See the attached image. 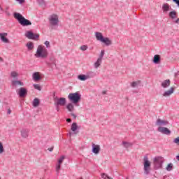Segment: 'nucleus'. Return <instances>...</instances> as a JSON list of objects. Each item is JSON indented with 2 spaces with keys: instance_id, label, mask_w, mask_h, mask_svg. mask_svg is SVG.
Wrapping results in <instances>:
<instances>
[{
  "instance_id": "f257e3e1",
  "label": "nucleus",
  "mask_w": 179,
  "mask_h": 179,
  "mask_svg": "<svg viewBox=\"0 0 179 179\" xmlns=\"http://www.w3.org/2000/svg\"><path fill=\"white\" fill-rule=\"evenodd\" d=\"M13 16L16 20L21 24V26L26 27V26H31V22L23 17L22 14L19 13H14Z\"/></svg>"
},
{
  "instance_id": "f03ea898",
  "label": "nucleus",
  "mask_w": 179,
  "mask_h": 179,
  "mask_svg": "<svg viewBox=\"0 0 179 179\" xmlns=\"http://www.w3.org/2000/svg\"><path fill=\"white\" fill-rule=\"evenodd\" d=\"M36 58H42L43 59H45L48 57V50L41 45H38L36 54L35 55Z\"/></svg>"
},
{
  "instance_id": "7ed1b4c3",
  "label": "nucleus",
  "mask_w": 179,
  "mask_h": 179,
  "mask_svg": "<svg viewBox=\"0 0 179 179\" xmlns=\"http://www.w3.org/2000/svg\"><path fill=\"white\" fill-rule=\"evenodd\" d=\"M68 99L71 103H73V104H78L82 99V95H80L78 92L75 93H70L68 95Z\"/></svg>"
},
{
  "instance_id": "20e7f679",
  "label": "nucleus",
  "mask_w": 179,
  "mask_h": 179,
  "mask_svg": "<svg viewBox=\"0 0 179 179\" xmlns=\"http://www.w3.org/2000/svg\"><path fill=\"white\" fill-rule=\"evenodd\" d=\"M95 37L98 41H101V43H103L106 45H111L113 42L110 40V38L103 36V34L101 32H96Z\"/></svg>"
},
{
  "instance_id": "39448f33",
  "label": "nucleus",
  "mask_w": 179,
  "mask_h": 179,
  "mask_svg": "<svg viewBox=\"0 0 179 179\" xmlns=\"http://www.w3.org/2000/svg\"><path fill=\"white\" fill-rule=\"evenodd\" d=\"M164 159L163 157H155L153 159L154 167L156 170H159V169H162L163 167V163Z\"/></svg>"
},
{
  "instance_id": "423d86ee",
  "label": "nucleus",
  "mask_w": 179,
  "mask_h": 179,
  "mask_svg": "<svg viewBox=\"0 0 179 179\" xmlns=\"http://www.w3.org/2000/svg\"><path fill=\"white\" fill-rule=\"evenodd\" d=\"M152 163L150 162L149 158L148 156H144L143 157V166H144V174L148 176L150 173V166Z\"/></svg>"
},
{
  "instance_id": "0eeeda50",
  "label": "nucleus",
  "mask_w": 179,
  "mask_h": 179,
  "mask_svg": "<svg viewBox=\"0 0 179 179\" xmlns=\"http://www.w3.org/2000/svg\"><path fill=\"white\" fill-rule=\"evenodd\" d=\"M54 102L56 107H59V106L62 107L66 104V99L64 97L58 98L57 96H55L54 97Z\"/></svg>"
},
{
  "instance_id": "6e6552de",
  "label": "nucleus",
  "mask_w": 179,
  "mask_h": 179,
  "mask_svg": "<svg viewBox=\"0 0 179 179\" xmlns=\"http://www.w3.org/2000/svg\"><path fill=\"white\" fill-rule=\"evenodd\" d=\"M48 20L50 26H58V24L59 23V20L58 19V15L57 14L51 15Z\"/></svg>"
},
{
  "instance_id": "1a4fd4ad",
  "label": "nucleus",
  "mask_w": 179,
  "mask_h": 179,
  "mask_svg": "<svg viewBox=\"0 0 179 179\" xmlns=\"http://www.w3.org/2000/svg\"><path fill=\"white\" fill-rule=\"evenodd\" d=\"M25 36L29 38V40H36L40 37V34H34L31 31H28L25 34Z\"/></svg>"
},
{
  "instance_id": "9d476101",
  "label": "nucleus",
  "mask_w": 179,
  "mask_h": 179,
  "mask_svg": "<svg viewBox=\"0 0 179 179\" xmlns=\"http://www.w3.org/2000/svg\"><path fill=\"white\" fill-rule=\"evenodd\" d=\"M19 97L23 99L27 96V89L24 87H20L17 92Z\"/></svg>"
},
{
  "instance_id": "9b49d317",
  "label": "nucleus",
  "mask_w": 179,
  "mask_h": 179,
  "mask_svg": "<svg viewBox=\"0 0 179 179\" xmlns=\"http://www.w3.org/2000/svg\"><path fill=\"white\" fill-rule=\"evenodd\" d=\"M158 132L163 134V135H171V131L167 127H159L157 129Z\"/></svg>"
},
{
  "instance_id": "f8f14e48",
  "label": "nucleus",
  "mask_w": 179,
  "mask_h": 179,
  "mask_svg": "<svg viewBox=\"0 0 179 179\" xmlns=\"http://www.w3.org/2000/svg\"><path fill=\"white\" fill-rule=\"evenodd\" d=\"M169 122L168 120H164L162 119H157L156 122V125L158 127H166V125H169Z\"/></svg>"
},
{
  "instance_id": "ddd939ff",
  "label": "nucleus",
  "mask_w": 179,
  "mask_h": 179,
  "mask_svg": "<svg viewBox=\"0 0 179 179\" xmlns=\"http://www.w3.org/2000/svg\"><path fill=\"white\" fill-rule=\"evenodd\" d=\"M8 36V33H0V39L1 40L2 43H6V44L9 43V39L6 38Z\"/></svg>"
},
{
  "instance_id": "4468645a",
  "label": "nucleus",
  "mask_w": 179,
  "mask_h": 179,
  "mask_svg": "<svg viewBox=\"0 0 179 179\" xmlns=\"http://www.w3.org/2000/svg\"><path fill=\"white\" fill-rule=\"evenodd\" d=\"M92 153H94V155L100 153V146L99 145L92 143Z\"/></svg>"
},
{
  "instance_id": "2eb2a0df",
  "label": "nucleus",
  "mask_w": 179,
  "mask_h": 179,
  "mask_svg": "<svg viewBox=\"0 0 179 179\" xmlns=\"http://www.w3.org/2000/svg\"><path fill=\"white\" fill-rule=\"evenodd\" d=\"M171 83V81H170V80H165L162 83L161 86L164 87V89H166V87H169L170 86Z\"/></svg>"
},
{
  "instance_id": "dca6fc26",
  "label": "nucleus",
  "mask_w": 179,
  "mask_h": 179,
  "mask_svg": "<svg viewBox=\"0 0 179 179\" xmlns=\"http://www.w3.org/2000/svg\"><path fill=\"white\" fill-rule=\"evenodd\" d=\"M174 93V87H171L170 90L166 91L164 94L163 96L164 97H167L168 96H170L171 94H173Z\"/></svg>"
},
{
  "instance_id": "f3484780",
  "label": "nucleus",
  "mask_w": 179,
  "mask_h": 179,
  "mask_svg": "<svg viewBox=\"0 0 179 179\" xmlns=\"http://www.w3.org/2000/svg\"><path fill=\"white\" fill-rule=\"evenodd\" d=\"M162 10L164 13H167V12L170 10V5H169V3H164L162 5Z\"/></svg>"
},
{
  "instance_id": "a211bd4d",
  "label": "nucleus",
  "mask_w": 179,
  "mask_h": 179,
  "mask_svg": "<svg viewBox=\"0 0 179 179\" xmlns=\"http://www.w3.org/2000/svg\"><path fill=\"white\" fill-rule=\"evenodd\" d=\"M13 86H24V83L20 80H13L12 81Z\"/></svg>"
},
{
  "instance_id": "6ab92c4d",
  "label": "nucleus",
  "mask_w": 179,
  "mask_h": 179,
  "mask_svg": "<svg viewBox=\"0 0 179 179\" xmlns=\"http://www.w3.org/2000/svg\"><path fill=\"white\" fill-rule=\"evenodd\" d=\"M152 62H153L154 64H160V55H155L154 56L153 59H152Z\"/></svg>"
},
{
  "instance_id": "aec40b11",
  "label": "nucleus",
  "mask_w": 179,
  "mask_h": 179,
  "mask_svg": "<svg viewBox=\"0 0 179 179\" xmlns=\"http://www.w3.org/2000/svg\"><path fill=\"white\" fill-rule=\"evenodd\" d=\"M169 17H171V19H172V20L176 19V17H177V11H176V10H173L169 12Z\"/></svg>"
},
{
  "instance_id": "412c9836",
  "label": "nucleus",
  "mask_w": 179,
  "mask_h": 179,
  "mask_svg": "<svg viewBox=\"0 0 179 179\" xmlns=\"http://www.w3.org/2000/svg\"><path fill=\"white\" fill-rule=\"evenodd\" d=\"M33 79L35 82H37L41 79V77L38 74V72H35L33 73Z\"/></svg>"
},
{
  "instance_id": "4be33fe9",
  "label": "nucleus",
  "mask_w": 179,
  "mask_h": 179,
  "mask_svg": "<svg viewBox=\"0 0 179 179\" xmlns=\"http://www.w3.org/2000/svg\"><path fill=\"white\" fill-rule=\"evenodd\" d=\"M21 136L23 137V138H27L29 136V130L27 129H22L21 131Z\"/></svg>"
},
{
  "instance_id": "5701e85b",
  "label": "nucleus",
  "mask_w": 179,
  "mask_h": 179,
  "mask_svg": "<svg viewBox=\"0 0 179 179\" xmlns=\"http://www.w3.org/2000/svg\"><path fill=\"white\" fill-rule=\"evenodd\" d=\"M32 106L34 107H38V106H40V99L35 98L33 101Z\"/></svg>"
},
{
  "instance_id": "b1692460",
  "label": "nucleus",
  "mask_w": 179,
  "mask_h": 179,
  "mask_svg": "<svg viewBox=\"0 0 179 179\" xmlns=\"http://www.w3.org/2000/svg\"><path fill=\"white\" fill-rule=\"evenodd\" d=\"M66 108L69 111L72 112L75 110V106H73V103H69L67 104Z\"/></svg>"
},
{
  "instance_id": "393cba45",
  "label": "nucleus",
  "mask_w": 179,
  "mask_h": 179,
  "mask_svg": "<svg viewBox=\"0 0 179 179\" xmlns=\"http://www.w3.org/2000/svg\"><path fill=\"white\" fill-rule=\"evenodd\" d=\"M26 46L27 47L29 51H31V50L34 48V45L33 44V42H28Z\"/></svg>"
},
{
  "instance_id": "a878e982",
  "label": "nucleus",
  "mask_w": 179,
  "mask_h": 179,
  "mask_svg": "<svg viewBox=\"0 0 179 179\" xmlns=\"http://www.w3.org/2000/svg\"><path fill=\"white\" fill-rule=\"evenodd\" d=\"M87 79H90V78H94L96 76V73L93 71H90L87 73Z\"/></svg>"
},
{
  "instance_id": "bb28decb",
  "label": "nucleus",
  "mask_w": 179,
  "mask_h": 179,
  "mask_svg": "<svg viewBox=\"0 0 179 179\" xmlns=\"http://www.w3.org/2000/svg\"><path fill=\"white\" fill-rule=\"evenodd\" d=\"M103 60H101V59H97L96 62L94 63V68L97 69L99 68V66H100V65H101V62Z\"/></svg>"
},
{
  "instance_id": "cd10ccee",
  "label": "nucleus",
  "mask_w": 179,
  "mask_h": 179,
  "mask_svg": "<svg viewBox=\"0 0 179 179\" xmlns=\"http://www.w3.org/2000/svg\"><path fill=\"white\" fill-rule=\"evenodd\" d=\"M78 79H79V80L85 81L87 80V76L85 74H81L78 76Z\"/></svg>"
},
{
  "instance_id": "c85d7f7f",
  "label": "nucleus",
  "mask_w": 179,
  "mask_h": 179,
  "mask_svg": "<svg viewBox=\"0 0 179 179\" xmlns=\"http://www.w3.org/2000/svg\"><path fill=\"white\" fill-rule=\"evenodd\" d=\"M122 145L124 148H126V149H128V148H131V146H132V143H128L126 141H123Z\"/></svg>"
},
{
  "instance_id": "c756f323",
  "label": "nucleus",
  "mask_w": 179,
  "mask_h": 179,
  "mask_svg": "<svg viewBox=\"0 0 179 179\" xmlns=\"http://www.w3.org/2000/svg\"><path fill=\"white\" fill-rule=\"evenodd\" d=\"M76 129H78V124L76 122H73L71 124V131H73V132H75Z\"/></svg>"
},
{
  "instance_id": "7c9ffc66",
  "label": "nucleus",
  "mask_w": 179,
  "mask_h": 179,
  "mask_svg": "<svg viewBox=\"0 0 179 179\" xmlns=\"http://www.w3.org/2000/svg\"><path fill=\"white\" fill-rule=\"evenodd\" d=\"M3 153H5V148L2 142L0 141V155H3Z\"/></svg>"
},
{
  "instance_id": "2f4dec72",
  "label": "nucleus",
  "mask_w": 179,
  "mask_h": 179,
  "mask_svg": "<svg viewBox=\"0 0 179 179\" xmlns=\"http://www.w3.org/2000/svg\"><path fill=\"white\" fill-rule=\"evenodd\" d=\"M173 163H169L166 167V170L167 171H171V170H173Z\"/></svg>"
},
{
  "instance_id": "473e14b6",
  "label": "nucleus",
  "mask_w": 179,
  "mask_h": 179,
  "mask_svg": "<svg viewBox=\"0 0 179 179\" xmlns=\"http://www.w3.org/2000/svg\"><path fill=\"white\" fill-rule=\"evenodd\" d=\"M10 76H11V78H17V76H19V73H17V72H16V71H12L11 73H10Z\"/></svg>"
},
{
  "instance_id": "72a5a7b5",
  "label": "nucleus",
  "mask_w": 179,
  "mask_h": 179,
  "mask_svg": "<svg viewBox=\"0 0 179 179\" xmlns=\"http://www.w3.org/2000/svg\"><path fill=\"white\" fill-rule=\"evenodd\" d=\"M140 84H141V81H135L131 83V87H136V86H138V85H140Z\"/></svg>"
},
{
  "instance_id": "f704fd0d",
  "label": "nucleus",
  "mask_w": 179,
  "mask_h": 179,
  "mask_svg": "<svg viewBox=\"0 0 179 179\" xmlns=\"http://www.w3.org/2000/svg\"><path fill=\"white\" fill-rule=\"evenodd\" d=\"M34 87L36 89V90H38L39 92H41V87L38 84H34Z\"/></svg>"
},
{
  "instance_id": "c9c22d12",
  "label": "nucleus",
  "mask_w": 179,
  "mask_h": 179,
  "mask_svg": "<svg viewBox=\"0 0 179 179\" xmlns=\"http://www.w3.org/2000/svg\"><path fill=\"white\" fill-rule=\"evenodd\" d=\"M38 5L41 6H43V5H45V1L44 0H37Z\"/></svg>"
},
{
  "instance_id": "e433bc0d",
  "label": "nucleus",
  "mask_w": 179,
  "mask_h": 179,
  "mask_svg": "<svg viewBox=\"0 0 179 179\" xmlns=\"http://www.w3.org/2000/svg\"><path fill=\"white\" fill-rule=\"evenodd\" d=\"M65 159V156H62L60 157V159L58 160V164H62V162H64V160Z\"/></svg>"
},
{
  "instance_id": "4c0bfd02",
  "label": "nucleus",
  "mask_w": 179,
  "mask_h": 179,
  "mask_svg": "<svg viewBox=\"0 0 179 179\" xmlns=\"http://www.w3.org/2000/svg\"><path fill=\"white\" fill-rule=\"evenodd\" d=\"M80 50H81V51H86V50H87V45H84L80 46Z\"/></svg>"
},
{
  "instance_id": "58836bf2",
  "label": "nucleus",
  "mask_w": 179,
  "mask_h": 179,
  "mask_svg": "<svg viewBox=\"0 0 179 179\" xmlns=\"http://www.w3.org/2000/svg\"><path fill=\"white\" fill-rule=\"evenodd\" d=\"M103 57H104V50H101L99 57L98 59L103 60Z\"/></svg>"
},
{
  "instance_id": "ea45409f",
  "label": "nucleus",
  "mask_w": 179,
  "mask_h": 179,
  "mask_svg": "<svg viewBox=\"0 0 179 179\" xmlns=\"http://www.w3.org/2000/svg\"><path fill=\"white\" fill-rule=\"evenodd\" d=\"M59 170H61V164H58V165L56 166L57 173H59Z\"/></svg>"
},
{
  "instance_id": "a19ab883",
  "label": "nucleus",
  "mask_w": 179,
  "mask_h": 179,
  "mask_svg": "<svg viewBox=\"0 0 179 179\" xmlns=\"http://www.w3.org/2000/svg\"><path fill=\"white\" fill-rule=\"evenodd\" d=\"M173 143H176V145H179V137H177L173 140Z\"/></svg>"
},
{
  "instance_id": "79ce46f5",
  "label": "nucleus",
  "mask_w": 179,
  "mask_h": 179,
  "mask_svg": "<svg viewBox=\"0 0 179 179\" xmlns=\"http://www.w3.org/2000/svg\"><path fill=\"white\" fill-rule=\"evenodd\" d=\"M45 45H46V48H50V41H46L45 42Z\"/></svg>"
},
{
  "instance_id": "37998d69",
  "label": "nucleus",
  "mask_w": 179,
  "mask_h": 179,
  "mask_svg": "<svg viewBox=\"0 0 179 179\" xmlns=\"http://www.w3.org/2000/svg\"><path fill=\"white\" fill-rule=\"evenodd\" d=\"M173 2H174L175 3H176V5L178 6L179 8V0H173Z\"/></svg>"
},
{
  "instance_id": "c03bdc74",
  "label": "nucleus",
  "mask_w": 179,
  "mask_h": 179,
  "mask_svg": "<svg viewBox=\"0 0 179 179\" xmlns=\"http://www.w3.org/2000/svg\"><path fill=\"white\" fill-rule=\"evenodd\" d=\"M71 115L73 117L74 120H76V115H75V113H71Z\"/></svg>"
},
{
  "instance_id": "a18cd8bd",
  "label": "nucleus",
  "mask_w": 179,
  "mask_h": 179,
  "mask_svg": "<svg viewBox=\"0 0 179 179\" xmlns=\"http://www.w3.org/2000/svg\"><path fill=\"white\" fill-rule=\"evenodd\" d=\"M17 2H19V3L22 4V3H24V0H17Z\"/></svg>"
},
{
  "instance_id": "49530a36",
  "label": "nucleus",
  "mask_w": 179,
  "mask_h": 179,
  "mask_svg": "<svg viewBox=\"0 0 179 179\" xmlns=\"http://www.w3.org/2000/svg\"><path fill=\"white\" fill-rule=\"evenodd\" d=\"M48 150H49V152H52V150H54V147L48 148Z\"/></svg>"
},
{
  "instance_id": "de8ad7c7",
  "label": "nucleus",
  "mask_w": 179,
  "mask_h": 179,
  "mask_svg": "<svg viewBox=\"0 0 179 179\" xmlns=\"http://www.w3.org/2000/svg\"><path fill=\"white\" fill-rule=\"evenodd\" d=\"M67 122H72V120L71 118L66 119Z\"/></svg>"
},
{
  "instance_id": "09e8293b",
  "label": "nucleus",
  "mask_w": 179,
  "mask_h": 179,
  "mask_svg": "<svg viewBox=\"0 0 179 179\" xmlns=\"http://www.w3.org/2000/svg\"><path fill=\"white\" fill-rule=\"evenodd\" d=\"M12 113V110L10 109H8L7 111V114H10Z\"/></svg>"
},
{
  "instance_id": "8fccbe9b",
  "label": "nucleus",
  "mask_w": 179,
  "mask_h": 179,
  "mask_svg": "<svg viewBox=\"0 0 179 179\" xmlns=\"http://www.w3.org/2000/svg\"><path fill=\"white\" fill-rule=\"evenodd\" d=\"M175 23H177L178 24H179V18H178L176 21Z\"/></svg>"
},
{
  "instance_id": "3c124183",
  "label": "nucleus",
  "mask_w": 179,
  "mask_h": 179,
  "mask_svg": "<svg viewBox=\"0 0 179 179\" xmlns=\"http://www.w3.org/2000/svg\"><path fill=\"white\" fill-rule=\"evenodd\" d=\"M6 15H8V16H10V13H9V12L6 11Z\"/></svg>"
},
{
  "instance_id": "603ef678",
  "label": "nucleus",
  "mask_w": 179,
  "mask_h": 179,
  "mask_svg": "<svg viewBox=\"0 0 179 179\" xmlns=\"http://www.w3.org/2000/svg\"><path fill=\"white\" fill-rule=\"evenodd\" d=\"M106 93H107V91H103L102 92L103 94H106Z\"/></svg>"
},
{
  "instance_id": "864d4df0",
  "label": "nucleus",
  "mask_w": 179,
  "mask_h": 179,
  "mask_svg": "<svg viewBox=\"0 0 179 179\" xmlns=\"http://www.w3.org/2000/svg\"><path fill=\"white\" fill-rule=\"evenodd\" d=\"M56 107H57V110L59 111V106H56Z\"/></svg>"
},
{
  "instance_id": "5fc2aeb1",
  "label": "nucleus",
  "mask_w": 179,
  "mask_h": 179,
  "mask_svg": "<svg viewBox=\"0 0 179 179\" xmlns=\"http://www.w3.org/2000/svg\"><path fill=\"white\" fill-rule=\"evenodd\" d=\"M176 159L179 161V155L176 156Z\"/></svg>"
},
{
  "instance_id": "6e6d98bb",
  "label": "nucleus",
  "mask_w": 179,
  "mask_h": 179,
  "mask_svg": "<svg viewBox=\"0 0 179 179\" xmlns=\"http://www.w3.org/2000/svg\"><path fill=\"white\" fill-rule=\"evenodd\" d=\"M0 10H3V9L2 8V7L0 6Z\"/></svg>"
},
{
  "instance_id": "4d7b16f0",
  "label": "nucleus",
  "mask_w": 179,
  "mask_h": 179,
  "mask_svg": "<svg viewBox=\"0 0 179 179\" xmlns=\"http://www.w3.org/2000/svg\"><path fill=\"white\" fill-rule=\"evenodd\" d=\"M0 61H3V59H2V57H0Z\"/></svg>"
},
{
  "instance_id": "13d9d810",
  "label": "nucleus",
  "mask_w": 179,
  "mask_h": 179,
  "mask_svg": "<svg viewBox=\"0 0 179 179\" xmlns=\"http://www.w3.org/2000/svg\"><path fill=\"white\" fill-rule=\"evenodd\" d=\"M8 9H9V8L7 7V8H6V10H8Z\"/></svg>"
},
{
  "instance_id": "bf43d9fd",
  "label": "nucleus",
  "mask_w": 179,
  "mask_h": 179,
  "mask_svg": "<svg viewBox=\"0 0 179 179\" xmlns=\"http://www.w3.org/2000/svg\"><path fill=\"white\" fill-rule=\"evenodd\" d=\"M175 76H177V74H175Z\"/></svg>"
},
{
  "instance_id": "052dcab7",
  "label": "nucleus",
  "mask_w": 179,
  "mask_h": 179,
  "mask_svg": "<svg viewBox=\"0 0 179 179\" xmlns=\"http://www.w3.org/2000/svg\"><path fill=\"white\" fill-rule=\"evenodd\" d=\"M69 135H71V133H69Z\"/></svg>"
},
{
  "instance_id": "680f3d73",
  "label": "nucleus",
  "mask_w": 179,
  "mask_h": 179,
  "mask_svg": "<svg viewBox=\"0 0 179 179\" xmlns=\"http://www.w3.org/2000/svg\"><path fill=\"white\" fill-rule=\"evenodd\" d=\"M166 1H170V0H166Z\"/></svg>"
},
{
  "instance_id": "e2e57ef3",
  "label": "nucleus",
  "mask_w": 179,
  "mask_h": 179,
  "mask_svg": "<svg viewBox=\"0 0 179 179\" xmlns=\"http://www.w3.org/2000/svg\"><path fill=\"white\" fill-rule=\"evenodd\" d=\"M0 179H1V178H0Z\"/></svg>"
}]
</instances>
